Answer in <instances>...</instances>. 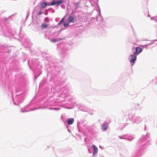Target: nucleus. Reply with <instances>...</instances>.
<instances>
[{"label":"nucleus","mask_w":157,"mask_h":157,"mask_svg":"<svg viewBox=\"0 0 157 157\" xmlns=\"http://www.w3.org/2000/svg\"><path fill=\"white\" fill-rule=\"evenodd\" d=\"M65 17H63V18L59 22V23H58V25H60V24L63 22V21L64 20V19H65Z\"/></svg>","instance_id":"9b49d317"},{"label":"nucleus","mask_w":157,"mask_h":157,"mask_svg":"<svg viewBox=\"0 0 157 157\" xmlns=\"http://www.w3.org/2000/svg\"><path fill=\"white\" fill-rule=\"evenodd\" d=\"M136 55H131L130 56V59L129 60L130 62L132 63H134L135 62V61L136 60V57L135 56Z\"/></svg>","instance_id":"f03ea898"},{"label":"nucleus","mask_w":157,"mask_h":157,"mask_svg":"<svg viewBox=\"0 0 157 157\" xmlns=\"http://www.w3.org/2000/svg\"><path fill=\"white\" fill-rule=\"evenodd\" d=\"M63 2V0H60L59 1L58 0H53L51 3H48V5L53 6L56 5L57 6H58Z\"/></svg>","instance_id":"f257e3e1"},{"label":"nucleus","mask_w":157,"mask_h":157,"mask_svg":"<svg viewBox=\"0 0 157 157\" xmlns=\"http://www.w3.org/2000/svg\"><path fill=\"white\" fill-rule=\"evenodd\" d=\"M48 25L46 24H45V23L41 25V29H44L45 28H46L48 26Z\"/></svg>","instance_id":"1a4fd4ad"},{"label":"nucleus","mask_w":157,"mask_h":157,"mask_svg":"<svg viewBox=\"0 0 157 157\" xmlns=\"http://www.w3.org/2000/svg\"><path fill=\"white\" fill-rule=\"evenodd\" d=\"M92 147L93 149V152L94 154H96L98 151V149L94 145L92 146Z\"/></svg>","instance_id":"0eeeda50"},{"label":"nucleus","mask_w":157,"mask_h":157,"mask_svg":"<svg viewBox=\"0 0 157 157\" xmlns=\"http://www.w3.org/2000/svg\"><path fill=\"white\" fill-rule=\"evenodd\" d=\"M107 124L105 123H103L102 124V129L103 131H105L107 129Z\"/></svg>","instance_id":"423d86ee"},{"label":"nucleus","mask_w":157,"mask_h":157,"mask_svg":"<svg viewBox=\"0 0 157 157\" xmlns=\"http://www.w3.org/2000/svg\"><path fill=\"white\" fill-rule=\"evenodd\" d=\"M142 51V49L139 47H137L136 48L135 52H134V54L135 55H138Z\"/></svg>","instance_id":"7ed1b4c3"},{"label":"nucleus","mask_w":157,"mask_h":157,"mask_svg":"<svg viewBox=\"0 0 157 157\" xmlns=\"http://www.w3.org/2000/svg\"><path fill=\"white\" fill-rule=\"evenodd\" d=\"M74 119L73 118H69L68 119L67 121V123L71 125L72 124L74 121Z\"/></svg>","instance_id":"20e7f679"},{"label":"nucleus","mask_w":157,"mask_h":157,"mask_svg":"<svg viewBox=\"0 0 157 157\" xmlns=\"http://www.w3.org/2000/svg\"><path fill=\"white\" fill-rule=\"evenodd\" d=\"M42 13V12H40L37 13V15H40Z\"/></svg>","instance_id":"ddd939ff"},{"label":"nucleus","mask_w":157,"mask_h":157,"mask_svg":"<svg viewBox=\"0 0 157 157\" xmlns=\"http://www.w3.org/2000/svg\"><path fill=\"white\" fill-rule=\"evenodd\" d=\"M68 21L69 23L74 22V18L72 16H69L67 18Z\"/></svg>","instance_id":"39448f33"},{"label":"nucleus","mask_w":157,"mask_h":157,"mask_svg":"<svg viewBox=\"0 0 157 157\" xmlns=\"http://www.w3.org/2000/svg\"><path fill=\"white\" fill-rule=\"evenodd\" d=\"M48 3H47L46 2H44L42 3L41 5V6L42 8H44L47 5H48Z\"/></svg>","instance_id":"6e6552de"},{"label":"nucleus","mask_w":157,"mask_h":157,"mask_svg":"<svg viewBox=\"0 0 157 157\" xmlns=\"http://www.w3.org/2000/svg\"><path fill=\"white\" fill-rule=\"evenodd\" d=\"M70 23L68 21L67 22H65L64 23V26L65 27H67L69 26V24Z\"/></svg>","instance_id":"9d476101"},{"label":"nucleus","mask_w":157,"mask_h":157,"mask_svg":"<svg viewBox=\"0 0 157 157\" xmlns=\"http://www.w3.org/2000/svg\"><path fill=\"white\" fill-rule=\"evenodd\" d=\"M56 40V39H52V40L51 41L52 43H54L56 42L57 40Z\"/></svg>","instance_id":"f8f14e48"}]
</instances>
